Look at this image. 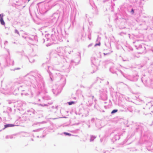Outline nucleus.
<instances>
[{"label":"nucleus","instance_id":"nucleus-1","mask_svg":"<svg viewBox=\"0 0 153 153\" xmlns=\"http://www.w3.org/2000/svg\"><path fill=\"white\" fill-rule=\"evenodd\" d=\"M14 125L12 124H9L5 125L4 129L8 127H10L14 126Z\"/></svg>","mask_w":153,"mask_h":153},{"label":"nucleus","instance_id":"nucleus-2","mask_svg":"<svg viewBox=\"0 0 153 153\" xmlns=\"http://www.w3.org/2000/svg\"><path fill=\"white\" fill-rule=\"evenodd\" d=\"M0 21L2 25H4L5 23L3 19H0Z\"/></svg>","mask_w":153,"mask_h":153},{"label":"nucleus","instance_id":"nucleus-3","mask_svg":"<svg viewBox=\"0 0 153 153\" xmlns=\"http://www.w3.org/2000/svg\"><path fill=\"white\" fill-rule=\"evenodd\" d=\"M75 103V102L74 101H71L70 102H68L69 105H71L72 104H74Z\"/></svg>","mask_w":153,"mask_h":153},{"label":"nucleus","instance_id":"nucleus-4","mask_svg":"<svg viewBox=\"0 0 153 153\" xmlns=\"http://www.w3.org/2000/svg\"><path fill=\"white\" fill-rule=\"evenodd\" d=\"M64 134L65 135H68V136H70L71 135V134H70V133H67V132H65L64 133Z\"/></svg>","mask_w":153,"mask_h":153},{"label":"nucleus","instance_id":"nucleus-5","mask_svg":"<svg viewBox=\"0 0 153 153\" xmlns=\"http://www.w3.org/2000/svg\"><path fill=\"white\" fill-rule=\"evenodd\" d=\"M117 110H114L112 111L111 113L113 114V113H115L117 112Z\"/></svg>","mask_w":153,"mask_h":153},{"label":"nucleus","instance_id":"nucleus-6","mask_svg":"<svg viewBox=\"0 0 153 153\" xmlns=\"http://www.w3.org/2000/svg\"><path fill=\"white\" fill-rule=\"evenodd\" d=\"M4 15L3 14H0V19H3Z\"/></svg>","mask_w":153,"mask_h":153},{"label":"nucleus","instance_id":"nucleus-7","mask_svg":"<svg viewBox=\"0 0 153 153\" xmlns=\"http://www.w3.org/2000/svg\"><path fill=\"white\" fill-rule=\"evenodd\" d=\"M131 12L132 13H133L134 12V10L133 9H132L131 10Z\"/></svg>","mask_w":153,"mask_h":153},{"label":"nucleus","instance_id":"nucleus-8","mask_svg":"<svg viewBox=\"0 0 153 153\" xmlns=\"http://www.w3.org/2000/svg\"><path fill=\"white\" fill-rule=\"evenodd\" d=\"M30 0H28V1H30Z\"/></svg>","mask_w":153,"mask_h":153}]
</instances>
